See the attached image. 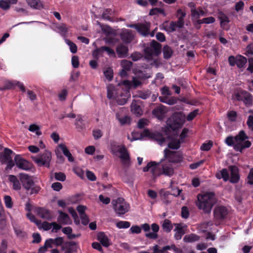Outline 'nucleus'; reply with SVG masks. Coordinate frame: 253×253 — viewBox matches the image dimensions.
Wrapping results in <instances>:
<instances>
[{
    "instance_id": "obj_1",
    "label": "nucleus",
    "mask_w": 253,
    "mask_h": 253,
    "mask_svg": "<svg viewBox=\"0 0 253 253\" xmlns=\"http://www.w3.org/2000/svg\"><path fill=\"white\" fill-rule=\"evenodd\" d=\"M182 160L181 155L178 152L165 150V159L161 162L162 173L171 176L174 174L173 164L180 162Z\"/></svg>"
},
{
    "instance_id": "obj_2",
    "label": "nucleus",
    "mask_w": 253,
    "mask_h": 253,
    "mask_svg": "<svg viewBox=\"0 0 253 253\" xmlns=\"http://www.w3.org/2000/svg\"><path fill=\"white\" fill-rule=\"evenodd\" d=\"M215 203L214 194L211 192L199 194L197 195L196 205L197 207L205 212H210Z\"/></svg>"
},
{
    "instance_id": "obj_3",
    "label": "nucleus",
    "mask_w": 253,
    "mask_h": 253,
    "mask_svg": "<svg viewBox=\"0 0 253 253\" xmlns=\"http://www.w3.org/2000/svg\"><path fill=\"white\" fill-rule=\"evenodd\" d=\"M120 84L124 85L125 87L124 90L121 93L119 97L118 98V101L120 105L126 104L127 99L130 97L129 89L133 87L136 88L137 87L141 84V81L136 77H133L131 81L125 80L123 81Z\"/></svg>"
},
{
    "instance_id": "obj_4",
    "label": "nucleus",
    "mask_w": 253,
    "mask_h": 253,
    "mask_svg": "<svg viewBox=\"0 0 253 253\" xmlns=\"http://www.w3.org/2000/svg\"><path fill=\"white\" fill-rule=\"evenodd\" d=\"M185 122V116L182 112H176L167 121V125L171 129H180Z\"/></svg>"
},
{
    "instance_id": "obj_5",
    "label": "nucleus",
    "mask_w": 253,
    "mask_h": 253,
    "mask_svg": "<svg viewBox=\"0 0 253 253\" xmlns=\"http://www.w3.org/2000/svg\"><path fill=\"white\" fill-rule=\"evenodd\" d=\"M111 152L120 158L122 163L124 166L128 167L130 165L129 154L125 146H112L111 147Z\"/></svg>"
},
{
    "instance_id": "obj_6",
    "label": "nucleus",
    "mask_w": 253,
    "mask_h": 253,
    "mask_svg": "<svg viewBox=\"0 0 253 253\" xmlns=\"http://www.w3.org/2000/svg\"><path fill=\"white\" fill-rule=\"evenodd\" d=\"M248 138L245 131L241 130L235 137L234 149L241 152L244 149L250 147L251 142L248 140Z\"/></svg>"
},
{
    "instance_id": "obj_7",
    "label": "nucleus",
    "mask_w": 253,
    "mask_h": 253,
    "mask_svg": "<svg viewBox=\"0 0 253 253\" xmlns=\"http://www.w3.org/2000/svg\"><path fill=\"white\" fill-rule=\"evenodd\" d=\"M112 203L114 211L118 215L125 214L128 212L130 208L129 205L122 198H118L113 200Z\"/></svg>"
},
{
    "instance_id": "obj_8",
    "label": "nucleus",
    "mask_w": 253,
    "mask_h": 253,
    "mask_svg": "<svg viewBox=\"0 0 253 253\" xmlns=\"http://www.w3.org/2000/svg\"><path fill=\"white\" fill-rule=\"evenodd\" d=\"M161 46L155 41H152L144 49L145 57L151 59L153 56H158L161 53Z\"/></svg>"
},
{
    "instance_id": "obj_9",
    "label": "nucleus",
    "mask_w": 253,
    "mask_h": 253,
    "mask_svg": "<svg viewBox=\"0 0 253 253\" xmlns=\"http://www.w3.org/2000/svg\"><path fill=\"white\" fill-rule=\"evenodd\" d=\"M52 159V153L50 151L45 150L44 153L39 156L32 157L33 160L39 166H45L49 168Z\"/></svg>"
},
{
    "instance_id": "obj_10",
    "label": "nucleus",
    "mask_w": 253,
    "mask_h": 253,
    "mask_svg": "<svg viewBox=\"0 0 253 253\" xmlns=\"http://www.w3.org/2000/svg\"><path fill=\"white\" fill-rule=\"evenodd\" d=\"M61 151L63 154L68 158V160L70 162L74 161V158L72 156L71 153L68 150L67 147L64 143L59 144L55 148L54 152L57 158L60 160L63 161L64 157L62 155Z\"/></svg>"
},
{
    "instance_id": "obj_11",
    "label": "nucleus",
    "mask_w": 253,
    "mask_h": 253,
    "mask_svg": "<svg viewBox=\"0 0 253 253\" xmlns=\"http://www.w3.org/2000/svg\"><path fill=\"white\" fill-rule=\"evenodd\" d=\"M107 97L110 99H115L117 103L119 105L120 104L119 103L118 101V98L119 97V96L121 95V93L123 92V90H124L123 88H120L117 90L116 89L115 86L112 84H109L107 86Z\"/></svg>"
},
{
    "instance_id": "obj_12",
    "label": "nucleus",
    "mask_w": 253,
    "mask_h": 253,
    "mask_svg": "<svg viewBox=\"0 0 253 253\" xmlns=\"http://www.w3.org/2000/svg\"><path fill=\"white\" fill-rule=\"evenodd\" d=\"M141 138L143 136L148 137L149 138L154 139L158 141L160 145H162L165 141L164 138L159 132H152L149 129H145L141 133Z\"/></svg>"
},
{
    "instance_id": "obj_13",
    "label": "nucleus",
    "mask_w": 253,
    "mask_h": 253,
    "mask_svg": "<svg viewBox=\"0 0 253 253\" xmlns=\"http://www.w3.org/2000/svg\"><path fill=\"white\" fill-rule=\"evenodd\" d=\"M19 177L23 186L27 190L30 189L34 185V181L31 176L26 173L19 174Z\"/></svg>"
},
{
    "instance_id": "obj_14",
    "label": "nucleus",
    "mask_w": 253,
    "mask_h": 253,
    "mask_svg": "<svg viewBox=\"0 0 253 253\" xmlns=\"http://www.w3.org/2000/svg\"><path fill=\"white\" fill-rule=\"evenodd\" d=\"M16 166L20 169L27 170L31 168V164L23 159L20 155H16L14 158Z\"/></svg>"
},
{
    "instance_id": "obj_15",
    "label": "nucleus",
    "mask_w": 253,
    "mask_h": 253,
    "mask_svg": "<svg viewBox=\"0 0 253 253\" xmlns=\"http://www.w3.org/2000/svg\"><path fill=\"white\" fill-rule=\"evenodd\" d=\"M116 118L121 126L129 125L131 122V118L124 112L117 113Z\"/></svg>"
},
{
    "instance_id": "obj_16",
    "label": "nucleus",
    "mask_w": 253,
    "mask_h": 253,
    "mask_svg": "<svg viewBox=\"0 0 253 253\" xmlns=\"http://www.w3.org/2000/svg\"><path fill=\"white\" fill-rule=\"evenodd\" d=\"M188 132V129L186 128H184L180 135V139H174L171 140L170 143L169 144V147L171 149H177L180 146V144L181 142L182 141L183 139L185 137L186 134Z\"/></svg>"
},
{
    "instance_id": "obj_17",
    "label": "nucleus",
    "mask_w": 253,
    "mask_h": 253,
    "mask_svg": "<svg viewBox=\"0 0 253 253\" xmlns=\"http://www.w3.org/2000/svg\"><path fill=\"white\" fill-rule=\"evenodd\" d=\"M228 214L227 209L222 206L216 207L214 211V217L217 219L224 218Z\"/></svg>"
},
{
    "instance_id": "obj_18",
    "label": "nucleus",
    "mask_w": 253,
    "mask_h": 253,
    "mask_svg": "<svg viewBox=\"0 0 253 253\" xmlns=\"http://www.w3.org/2000/svg\"><path fill=\"white\" fill-rule=\"evenodd\" d=\"M134 38L131 31L128 29L124 30L121 34V38L126 43H130Z\"/></svg>"
},
{
    "instance_id": "obj_19",
    "label": "nucleus",
    "mask_w": 253,
    "mask_h": 253,
    "mask_svg": "<svg viewBox=\"0 0 253 253\" xmlns=\"http://www.w3.org/2000/svg\"><path fill=\"white\" fill-rule=\"evenodd\" d=\"M229 169L231 172V178L229 179L230 182L232 183H237L240 179L238 169L234 166H230Z\"/></svg>"
},
{
    "instance_id": "obj_20",
    "label": "nucleus",
    "mask_w": 253,
    "mask_h": 253,
    "mask_svg": "<svg viewBox=\"0 0 253 253\" xmlns=\"http://www.w3.org/2000/svg\"><path fill=\"white\" fill-rule=\"evenodd\" d=\"M150 24L148 23H141L138 24V28L137 31L142 36L146 37L150 34Z\"/></svg>"
},
{
    "instance_id": "obj_21",
    "label": "nucleus",
    "mask_w": 253,
    "mask_h": 253,
    "mask_svg": "<svg viewBox=\"0 0 253 253\" xmlns=\"http://www.w3.org/2000/svg\"><path fill=\"white\" fill-rule=\"evenodd\" d=\"M36 213L40 217L47 220L51 219L52 217L50 211L44 208H37Z\"/></svg>"
},
{
    "instance_id": "obj_22",
    "label": "nucleus",
    "mask_w": 253,
    "mask_h": 253,
    "mask_svg": "<svg viewBox=\"0 0 253 253\" xmlns=\"http://www.w3.org/2000/svg\"><path fill=\"white\" fill-rule=\"evenodd\" d=\"M191 14L192 20L195 24L197 20H200L199 19L200 17L206 16V13L202 8H198L194 9Z\"/></svg>"
},
{
    "instance_id": "obj_23",
    "label": "nucleus",
    "mask_w": 253,
    "mask_h": 253,
    "mask_svg": "<svg viewBox=\"0 0 253 253\" xmlns=\"http://www.w3.org/2000/svg\"><path fill=\"white\" fill-rule=\"evenodd\" d=\"M128 51V47L123 44L118 45L116 47V52L119 58L126 57L127 56Z\"/></svg>"
},
{
    "instance_id": "obj_24",
    "label": "nucleus",
    "mask_w": 253,
    "mask_h": 253,
    "mask_svg": "<svg viewBox=\"0 0 253 253\" xmlns=\"http://www.w3.org/2000/svg\"><path fill=\"white\" fill-rule=\"evenodd\" d=\"M17 86L19 88L21 91L23 92H25L26 89L23 84L17 81H8L6 84V87L8 89H11L15 86Z\"/></svg>"
},
{
    "instance_id": "obj_25",
    "label": "nucleus",
    "mask_w": 253,
    "mask_h": 253,
    "mask_svg": "<svg viewBox=\"0 0 253 253\" xmlns=\"http://www.w3.org/2000/svg\"><path fill=\"white\" fill-rule=\"evenodd\" d=\"M29 6L35 9L41 10L43 8V4L41 0H27Z\"/></svg>"
},
{
    "instance_id": "obj_26",
    "label": "nucleus",
    "mask_w": 253,
    "mask_h": 253,
    "mask_svg": "<svg viewBox=\"0 0 253 253\" xmlns=\"http://www.w3.org/2000/svg\"><path fill=\"white\" fill-rule=\"evenodd\" d=\"M215 21V18L212 16H210L203 18L200 20H197L195 22V26L196 28L199 29L201 27L200 25L202 24H210L214 23Z\"/></svg>"
},
{
    "instance_id": "obj_27",
    "label": "nucleus",
    "mask_w": 253,
    "mask_h": 253,
    "mask_svg": "<svg viewBox=\"0 0 253 253\" xmlns=\"http://www.w3.org/2000/svg\"><path fill=\"white\" fill-rule=\"evenodd\" d=\"M114 10L111 8L104 9L102 12V18L105 20L113 21L112 16L114 14Z\"/></svg>"
},
{
    "instance_id": "obj_28",
    "label": "nucleus",
    "mask_w": 253,
    "mask_h": 253,
    "mask_svg": "<svg viewBox=\"0 0 253 253\" xmlns=\"http://www.w3.org/2000/svg\"><path fill=\"white\" fill-rule=\"evenodd\" d=\"M59 215L57 218L58 221L62 224H69L71 223V220L68 215L62 211H59Z\"/></svg>"
},
{
    "instance_id": "obj_29",
    "label": "nucleus",
    "mask_w": 253,
    "mask_h": 253,
    "mask_svg": "<svg viewBox=\"0 0 253 253\" xmlns=\"http://www.w3.org/2000/svg\"><path fill=\"white\" fill-rule=\"evenodd\" d=\"M151 229L153 232L146 233L145 236L150 239H156L158 238L157 232L159 231V226L156 223H153L151 225Z\"/></svg>"
},
{
    "instance_id": "obj_30",
    "label": "nucleus",
    "mask_w": 253,
    "mask_h": 253,
    "mask_svg": "<svg viewBox=\"0 0 253 253\" xmlns=\"http://www.w3.org/2000/svg\"><path fill=\"white\" fill-rule=\"evenodd\" d=\"M12 151L8 149L5 148L4 152L0 153V161L2 163H5L8 161L10 158V155L12 154Z\"/></svg>"
},
{
    "instance_id": "obj_31",
    "label": "nucleus",
    "mask_w": 253,
    "mask_h": 253,
    "mask_svg": "<svg viewBox=\"0 0 253 253\" xmlns=\"http://www.w3.org/2000/svg\"><path fill=\"white\" fill-rule=\"evenodd\" d=\"M75 242H67L62 246V250L65 251V253H71L75 251Z\"/></svg>"
},
{
    "instance_id": "obj_32",
    "label": "nucleus",
    "mask_w": 253,
    "mask_h": 253,
    "mask_svg": "<svg viewBox=\"0 0 253 253\" xmlns=\"http://www.w3.org/2000/svg\"><path fill=\"white\" fill-rule=\"evenodd\" d=\"M218 18L220 20V26L223 28H224L230 22L229 17L222 12L218 13Z\"/></svg>"
},
{
    "instance_id": "obj_33",
    "label": "nucleus",
    "mask_w": 253,
    "mask_h": 253,
    "mask_svg": "<svg viewBox=\"0 0 253 253\" xmlns=\"http://www.w3.org/2000/svg\"><path fill=\"white\" fill-rule=\"evenodd\" d=\"M75 126L76 129L79 131H83L85 129L86 126L84 122V120L80 116H78L75 122Z\"/></svg>"
},
{
    "instance_id": "obj_34",
    "label": "nucleus",
    "mask_w": 253,
    "mask_h": 253,
    "mask_svg": "<svg viewBox=\"0 0 253 253\" xmlns=\"http://www.w3.org/2000/svg\"><path fill=\"white\" fill-rule=\"evenodd\" d=\"M97 238L103 246L107 247L110 245L109 239L104 233H99L97 235Z\"/></svg>"
},
{
    "instance_id": "obj_35",
    "label": "nucleus",
    "mask_w": 253,
    "mask_h": 253,
    "mask_svg": "<svg viewBox=\"0 0 253 253\" xmlns=\"http://www.w3.org/2000/svg\"><path fill=\"white\" fill-rule=\"evenodd\" d=\"M216 177L219 179L222 178L225 181L229 180V175L226 169H223L217 172Z\"/></svg>"
},
{
    "instance_id": "obj_36",
    "label": "nucleus",
    "mask_w": 253,
    "mask_h": 253,
    "mask_svg": "<svg viewBox=\"0 0 253 253\" xmlns=\"http://www.w3.org/2000/svg\"><path fill=\"white\" fill-rule=\"evenodd\" d=\"M174 231L175 232L174 234V238L177 240L181 239L182 236L185 233V231L183 227L180 225L178 224L176 225V227L174 229Z\"/></svg>"
},
{
    "instance_id": "obj_37",
    "label": "nucleus",
    "mask_w": 253,
    "mask_h": 253,
    "mask_svg": "<svg viewBox=\"0 0 253 253\" xmlns=\"http://www.w3.org/2000/svg\"><path fill=\"white\" fill-rule=\"evenodd\" d=\"M56 30L58 32L61 36L65 38L67 33V28L66 25L64 24H61L56 26Z\"/></svg>"
},
{
    "instance_id": "obj_38",
    "label": "nucleus",
    "mask_w": 253,
    "mask_h": 253,
    "mask_svg": "<svg viewBox=\"0 0 253 253\" xmlns=\"http://www.w3.org/2000/svg\"><path fill=\"white\" fill-rule=\"evenodd\" d=\"M247 58L242 55L236 56V65L239 68H241L244 67L247 63Z\"/></svg>"
},
{
    "instance_id": "obj_39",
    "label": "nucleus",
    "mask_w": 253,
    "mask_h": 253,
    "mask_svg": "<svg viewBox=\"0 0 253 253\" xmlns=\"http://www.w3.org/2000/svg\"><path fill=\"white\" fill-rule=\"evenodd\" d=\"M157 167V164L154 162H151L149 163L147 165L144 167L143 169V171L144 172H146L148 171H150L152 173H155L156 169Z\"/></svg>"
},
{
    "instance_id": "obj_40",
    "label": "nucleus",
    "mask_w": 253,
    "mask_h": 253,
    "mask_svg": "<svg viewBox=\"0 0 253 253\" xmlns=\"http://www.w3.org/2000/svg\"><path fill=\"white\" fill-rule=\"evenodd\" d=\"M163 53L164 58L168 59L171 57L173 51L171 47L168 45H165L163 48Z\"/></svg>"
},
{
    "instance_id": "obj_41",
    "label": "nucleus",
    "mask_w": 253,
    "mask_h": 253,
    "mask_svg": "<svg viewBox=\"0 0 253 253\" xmlns=\"http://www.w3.org/2000/svg\"><path fill=\"white\" fill-rule=\"evenodd\" d=\"M161 199L163 202L166 204H169L171 201V199L169 197L170 194L168 191H161L160 192Z\"/></svg>"
},
{
    "instance_id": "obj_42",
    "label": "nucleus",
    "mask_w": 253,
    "mask_h": 253,
    "mask_svg": "<svg viewBox=\"0 0 253 253\" xmlns=\"http://www.w3.org/2000/svg\"><path fill=\"white\" fill-rule=\"evenodd\" d=\"M199 240V236L193 234L185 235L183 238V241L186 243H191Z\"/></svg>"
},
{
    "instance_id": "obj_43",
    "label": "nucleus",
    "mask_w": 253,
    "mask_h": 253,
    "mask_svg": "<svg viewBox=\"0 0 253 253\" xmlns=\"http://www.w3.org/2000/svg\"><path fill=\"white\" fill-rule=\"evenodd\" d=\"M103 54V46L97 48L92 52V56L96 59H98L100 57H103L104 56Z\"/></svg>"
},
{
    "instance_id": "obj_44",
    "label": "nucleus",
    "mask_w": 253,
    "mask_h": 253,
    "mask_svg": "<svg viewBox=\"0 0 253 253\" xmlns=\"http://www.w3.org/2000/svg\"><path fill=\"white\" fill-rule=\"evenodd\" d=\"M213 225L211 221L205 222L201 223L199 226V229L202 232H206L209 229H211V226Z\"/></svg>"
},
{
    "instance_id": "obj_45",
    "label": "nucleus",
    "mask_w": 253,
    "mask_h": 253,
    "mask_svg": "<svg viewBox=\"0 0 253 253\" xmlns=\"http://www.w3.org/2000/svg\"><path fill=\"white\" fill-rule=\"evenodd\" d=\"M162 227L165 231L169 232L172 230V225L171 222L169 220L165 219L163 222Z\"/></svg>"
},
{
    "instance_id": "obj_46",
    "label": "nucleus",
    "mask_w": 253,
    "mask_h": 253,
    "mask_svg": "<svg viewBox=\"0 0 253 253\" xmlns=\"http://www.w3.org/2000/svg\"><path fill=\"white\" fill-rule=\"evenodd\" d=\"M36 224L38 225L39 229L42 228L44 230H48L52 227V223H50L46 221L43 222L42 223L37 222Z\"/></svg>"
},
{
    "instance_id": "obj_47",
    "label": "nucleus",
    "mask_w": 253,
    "mask_h": 253,
    "mask_svg": "<svg viewBox=\"0 0 253 253\" xmlns=\"http://www.w3.org/2000/svg\"><path fill=\"white\" fill-rule=\"evenodd\" d=\"M245 93V96L243 100V102L246 106H251L252 105L253 103V96L252 95L248 92H246Z\"/></svg>"
},
{
    "instance_id": "obj_48",
    "label": "nucleus",
    "mask_w": 253,
    "mask_h": 253,
    "mask_svg": "<svg viewBox=\"0 0 253 253\" xmlns=\"http://www.w3.org/2000/svg\"><path fill=\"white\" fill-rule=\"evenodd\" d=\"M177 28L178 27L176 25V22L174 21L171 22L169 25H166L165 26V30L168 32H172L175 31Z\"/></svg>"
},
{
    "instance_id": "obj_49",
    "label": "nucleus",
    "mask_w": 253,
    "mask_h": 253,
    "mask_svg": "<svg viewBox=\"0 0 253 253\" xmlns=\"http://www.w3.org/2000/svg\"><path fill=\"white\" fill-rule=\"evenodd\" d=\"M66 43L69 46L70 51L73 53H75L77 51V46L76 45L70 41L69 40L65 39Z\"/></svg>"
},
{
    "instance_id": "obj_50",
    "label": "nucleus",
    "mask_w": 253,
    "mask_h": 253,
    "mask_svg": "<svg viewBox=\"0 0 253 253\" xmlns=\"http://www.w3.org/2000/svg\"><path fill=\"white\" fill-rule=\"evenodd\" d=\"M28 129L29 131L31 132H35L36 134V135L38 136L42 134V132L40 131V127L36 125H31L29 126Z\"/></svg>"
},
{
    "instance_id": "obj_51",
    "label": "nucleus",
    "mask_w": 253,
    "mask_h": 253,
    "mask_svg": "<svg viewBox=\"0 0 253 253\" xmlns=\"http://www.w3.org/2000/svg\"><path fill=\"white\" fill-rule=\"evenodd\" d=\"M130 226V223L126 221H120L116 223V226L119 229L127 228Z\"/></svg>"
},
{
    "instance_id": "obj_52",
    "label": "nucleus",
    "mask_w": 253,
    "mask_h": 253,
    "mask_svg": "<svg viewBox=\"0 0 253 253\" xmlns=\"http://www.w3.org/2000/svg\"><path fill=\"white\" fill-rule=\"evenodd\" d=\"M245 90H240L236 92L234 94V98L239 101H243L245 97V93H246Z\"/></svg>"
},
{
    "instance_id": "obj_53",
    "label": "nucleus",
    "mask_w": 253,
    "mask_h": 253,
    "mask_svg": "<svg viewBox=\"0 0 253 253\" xmlns=\"http://www.w3.org/2000/svg\"><path fill=\"white\" fill-rule=\"evenodd\" d=\"M213 145V142L211 140L208 141L206 143H203L201 146V150L202 151H209Z\"/></svg>"
},
{
    "instance_id": "obj_54",
    "label": "nucleus",
    "mask_w": 253,
    "mask_h": 253,
    "mask_svg": "<svg viewBox=\"0 0 253 253\" xmlns=\"http://www.w3.org/2000/svg\"><path fill=\"white\" fill-rule=\"evenodd\" d=\"M104 53L106 52L107 54L111 57H115L116 54L113 49L109 47L103 46Z\"/></svg>"
},
{
    "instance_id": "obj_55",
    "label": "nucleus",
    "mask_w": 253,
    "mask_h": 253,
    "mask_svg": "<svg viewBox=\"0 0 253 253\" xmlns=\"http://www.w3.org/2000/svg\"><path fill=\"white\" fill-rule=\"evenodd\" d=\"M127 138L131 141L134 140H137L141 139V134H140L138 132L133 131L131 133V137L130 136H128Z\"/></svg>"
},
{
    "instance_id": "obj_56",
    "label": "nucleus",
    "mask_w": 253,
    "mask_h": 253,
    "mask_svg": "<svg viewBox=\"0 0 253 253\" xmlns=\"http://www.w3.org/2000/svg\"><path fill=\"white\" fill-rule=\"evenodd\" d=\"M132 65V63L131 62L127 60H123L121 63L122 68L127 71H129L130 70Z\"/></svg>"
},
{
    "instance_id": "obj_57",
    "label": "nucleus",
    "mask_w": 253,
    "mask_h": 253,
    "mask_svg": "<svg viewBox=\"0 0 253 253\" xmlns=\"http://www.w3.org/2000/svg\"><path fill=\"white\" fill-rule=\"evenodd\" d=\"M104 74L106 78L109 81H111L113 79V73L111 68H108L104 71Z\"/></svg>"
},
{
    "instance_id": "obj_58",
    "label": "nucleus",
    "mask_w": 253,
    "mask_h": 253,
    "mask_svg": "<svg viewBox=\"0 0 253 253\" xmlns=\"http://www.w3.org/2000/svg\"><path fill=\"white\" fill-rule=\"evenodd\" d=\"M141 110L139 102L133 101L131 104V111H140Z\"/></svg>"
},
{
    "instance_id": "obj_59",
    "label": "nucleus",
    "mask_w": 253,
    "mask_h": 253,
    "mask_svg": "<svg viewBox=\"0 0 253 253\" xmlns=\"http://www.w3.org/2000/svg\"><path fill=\"white\" fill-rule=\"evenodd\" d=\"M149 121L145 119H140L137 123V126L139 128H142L149 125Z\"/></svg>"
},
{
    "instance_id": "obj_60",
    "label": "nucleus",
    "mask_w": 253,
    "mask_h": 253,
    "mask_svg": "<svg viewBox=\"0 0 253 253\" xmlns=\"http://www.w3.org/2000/svg\"><path fill=\"white\" fill-rule=\"evenodd\" d=\"M166 112H153L154 116L158 120L162 121L166 117Z\"/></svg>"
},
{
    "instance_id": "obj_61",
    "label": "nucleus",
    "mask_w": 253,
    "mask_h": 253,
    "mask_svg": "<svg viewBox=\"0 0 253 253\" xmlns=\"http://www.w3.org/2000/svg\"><path fill=\"white\" fill-rule=\"evenodd\" d=\"M4 203L7 208H11L13 206V203L11 197L9 196H5L4 197Z\"/></svg>"
},
{
    "instance_id": "obj_62",
    "label": "nucleus",
    "mask_w": 253,
    "mask_h": 253,
    "mask_svg": "<svg viewBox=\"0 0 253 253\" xmlns=\"http://www.w3.org/2000/svg\"><path fill=\"white\" fill-rule=\"evenodd\" d=\"M55 178L57 180L64 181L66 179V175L63 172H59L54 173Z\"/></svg>"
},
{
    "instance_id": "obj_63",
    "label": "nucleus",
    "mask_w": 253,
    "mask_h": 253,
    "mask_svg": "<svg viewBox=\"0 0 253 253\" xmlns=\"http://www.w3.org/2000/svg\"><path fill=\"white\" fill-rule=\"evenodd\" d=\"M7 243L5 240H2L0 246V253H6Z\"/></svg>"
},
{
    "instance_id": "obj_64",
    "label": "nucleus",
    "mask_w": 253,
    "mask_h": 253,
    "mask_svg": "<svg viewBox=\"0 0 253 253\" xmlns=\"http://www.w3.org/2000/svg\"><path fill=\"white\" fill-rule=\"evenodd\" d=\"M247 124L249 129L253 131V116H250L247 121Z\"/></svg>"
}]
</instances>
